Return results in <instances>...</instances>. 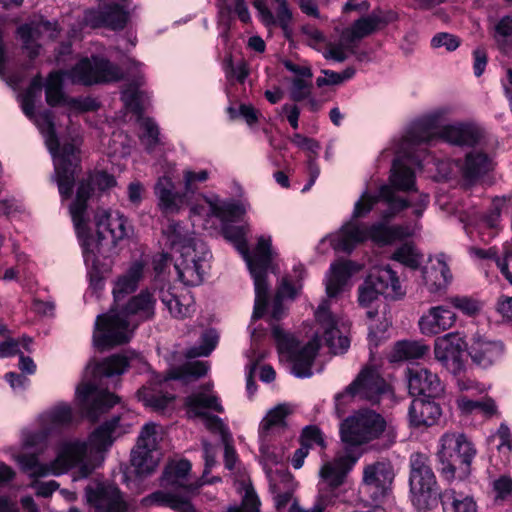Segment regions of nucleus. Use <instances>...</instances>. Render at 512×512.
Returning <instances> with one entry per match:
<instances>
[{"label": "nucleus", "mask_w": 512, "mask_h": 512, "mask_svg": "<svg viewBox=\"0 0 512 512\" xmlns=\"http://www.w3.org/2000/svg\"><path fill=\"white\" fill-rule=\"evenodd\" d=\"M252 336V347L249 352H247L246 356L249 360V363L247 364V371H246V390L249 395V397H252L257 389V386L253 380V374L256 370L257 364L264 358V354L257 353L258 349V334L256 329H252L251 332Z\"/></svg>", "instance_id": "48"}, {"label": "nucleus", "mask_w": 512, "mask_h": 512, "mask_svg": "<svg viewBox=\"0 0 512 512\" xmlns=\"http://www.w3.org/2000/svg\"><path fill=\"white\" fill-rule=\"evenodd\" d=\"M422 273L424 285L428 292L433 295L441 293L451 280L447 264L440 259L437 260L435 265L425 267Z\"/></svg>", "instance_id": "41"}, {"label": "nucleus", "mask_w": 512, "mask_h": 512, "mask_svg": "<svg viewBox=\"0 0 512 512\" xmlns=\"http://www.w3.org/2000/svg\"><path fill=\"white\" fill-rule=\"evenodd\" d=\"M33 340L30 337H21L18 340L9 338L0 343V358L11 357L22 351L30 352Z\"/></svg>", "instance_id": "52"}, {"label": "nucleus", "mask_w": 512, "mask_h": 512, "mask_svg": "<svg viewBox=\"0 0 512 512\" xmlns=\"http://www.w3.org/2000/svg\"><path fill=\"white\" fill-rule=\"evenodd\" d=\"M116 184L114 176L106 172L93 173L87 180L79 182L75 199L69 205V214L82 248L83 259L94 272L97 266L96 249L98 244L88 235L87 200L95 194L96 190L104 192Z\"/></svg>", "instance_id": "13"}, {"label": "nucleus", "mask_w": 512, "mask_h": 512, "mask_svg": "<svg viewBox=\"0 0 512 512\" xmlns=\"http://www.w3.org/2000/svg\"><path fill=\"white\" fill-rule=\"evenodd\" d=\"M495 40L501 49L510 45L512 37V16H505L500 19L495 27Z\"/></svg>", "instance_id": "57"}, {"label": "nucleus", "mask_w": 512, "mask_h": 512, "mask_svg": "<svg viewBox=\"0 0 512 512\" xmlns=\"http://www.w3.org/2000/svg\"><path fill=\"white\" fill-rule=\"evenodd\" d=\"M217 6L220 10H226L227 12L234 8L242 22L248 23L250 21V14L244 0H217Z\"/></svg>", "instance_id": "60"}, {"label": "nucleus", "mask_w": 512, "mask_h": 512, "mask_svg": "<svg viewBox=\"0 0 512 512\" xmlns=\"http://www.w3.org/2000/svg\"><path fill=\"white\" fill-rule=\"evenodd\" d=\"M499 452L509 454L512 451V434L507 425L501 424L497 432L492 435Z\"/></svg>", "instance_id": "61"}, {"label": "nucleus", "mask_w": 512, "mask_h": 512, "mask_svg": "<svg viewBox=\"0 0 512 512\" xmlns=\"http://www.w3.org/2000/svg\"><path fill=\"white\" fill-rule=\"evenodd\" d=\"M290 141L299 149L305 151L307 153V158L309 156L318 157L320 144L318 141L306 137L300 133H295L291 136Z\"/></svg>", "instance_id": "59"}, {"label": "nucleus", "mask_w": 512, "mask_h": 512, "mask_svg": "<svg viewBox=\"0 0 512 512\" xmlns=\"http://www.w3.org/2000/svg\"><path fill=\"white\" fill-rule=\"evenodd\" d=\"M410 498L419 511H425L437 506L440 500L437 480L428 459L420 453L410 457Z\"/></svg>", "instance_id": "18"}, {"label": "nucleus", "mask_w": 512, "mask_h": 512, "mask_svg": "<svg viewBox=\"0 0 512 512\" xmlns=\"http://www.w3.org/2000/svg\"><path fill=\"white\" fill-rule=\"evenodd\" d=\"M291 408L287 404H279L271 408L261 420L258 437L274 436L294 432L286 422Z\"/></svg>", "instance_id": "32"}, {"label": "nucleus", "mask_w": 512, "mask_h": 512, "mask_svg": "<svg viewBox=\"0 0 512 512\" xmlns=\"http://www.w3.org/2000/svg\"><path fill=\"white\" fill-rule=\"evenodd\" d=\"M50 431L41 427L38 430H25L21 434V446L24 450L37 448L45 444Z\"/></svg>", "instance_id": "55"}, {"label": "nucleus", "mask_w": 512, "mask_h": 512, "mask_svg": "<svg viewBox=\"0 0 512 512\" xmlns=\"http://www.w3.org/2000/svg\"><path fill=\"white\" fill-rule=\"evenodd\" d=\"M211 177V171L206 168L186 167L182 171V186L187 193L190 201H195L199 195L196 191L200 184L207 182Z\"/></svg>", "instance_id": "43"}, {"label": "nucleus", "mask_w": 512, "mask_h": 512, "mask_svg": "<svg viewBox=\"0 0 512 512\" xmlns=\"http://www.w3.org/2000/svg\"><path fill=\"white\" fill-rule=\"evenodd\" d=\"M370 275L374 276V282L385 297L400 299L405 295L397 273L389 265L375 268Z\"/></svg>", "instance_id": "37"}, {"label": "nucleus", "mask_w": 512, "mask_h": 512, "mask_svg": "<svg viewBox=\"0 0 512 512\" xmlns=\"http://www.w3.org/2000/svg\"><path fill=\"white\" fill-rule=\"evenodd\" d=\"M74 421V410L68 403H58L44 411L39 417L40 427L52 432L71 425Z\"/></svg>", "instance_id": "36"}, {"label": "nucleus", "mask_w": 512, "mask_h": 512, "mask_svg": "<svg viewBox=\"0 0 512 512\" xmlns=\"http://www.w3.org/2000/svg\"><path fill=\"white\" fill-rule=\"evenodd\" d=\"M454 165L458 170H460L464 176L469 181L475 180L477 177L489 171L492 167V161L487 157V155L481 152L469 153L466 156V160L464 164L460 165L458 162L445 163V162H433V166L436 167L440 176L442 178H448L453 174V170L450 169L446 171L444 169L445 165Z\"/></svg>", "instance_id": "29"}, {"label": "nucleus", "mask_w": 512, "mask_h": 512, "mask_svg": "<svg viewBox=\"0 0 512 512\" xmlns=\"http://www.w3.org/2000/svg\"><path fill=\"white\" fill-rule=\"evenodd\" d=\"M450 304L466 316H476L482 309V303L468 296H454L449 299Z\"/></svg>", "instance_id": "53"}, {"label": "nucleus", "mask_w": 512, "mask_h": 512, "mask_svg": "<svg viewBox=\"0 0 512 512\" xmlns=\"http://www.w3.org/2000/svg\"><path fill=\"white\" fill-rule=\"evenodd\" d=\"M408 388L412 395L424 396L427 398H438L442 396L445 387L437 374L426 368H412L408 371Z\"/></svg>", "instance_id": "26"}, {"label": "nucleus", "mask_w": 512, "mask_h": 512, "mask_svg": "<svg viewBox=\"0 0 512 512\" xmlns=\"http://www.w3.org/2000/svg\"><path fill=\"white\" fill-rule=\"evenodd\" d=\"M504 348L500 341L488 340L484 337H476L469 349L472 360L481 367H489L499 361Z\"/></svg>", "instance_id": "33"}, {"label": "nucleus", "mask_w": 512, "mask_h": 512, "mask_svg": "<svg viewBox=\"0 0 512 512\" xmlns=\"http://www.w3.org/2000/svg\"><path fill=\"white\" fill-rule=\"evenodd\" d=\"M174 169L175 164H168L167 171L157 178L153 188L157 200V206L164 214H177L186 204L190 207L193 203H203L201 195L204 193H199L195 198V201H190V198L184 189L182 191H178L176 189V183L173 176Z\"/></svg>", "instance_id": "20"}, {"label": "nucleus", "mask_w": 512, "mask_h": 512, "mask_svg": "<svg viewBox=\"0 0 512 512\" xmlns=\"http://www.w3.org/2000/svg\"><path fill=\"white\" fill-rule=\"evenodd\" d=\"M50 29L51 23L47 21L26 23L18 27L17 35L30 58H35L39 54V39L44 31Z\"/></svg>", "instance_id": "39"}, {"label": "nucleus", "mask_w": 512, "mask_h": 512, "mask_svg": "<svg viewBox=\"0 0 512 512\" xmlns=\"http://www.w3.org/2000/svg\"><path fill=\"white\" fill-rule=\"evenodd\" d=\"M459 45L460 39L457 36L446 32L437 33L431 39V46L433 48L444 47L449 52L456 50Z\"/></svg>", "instance_id": "63"}, {"label": "nucleus", "mask_w": 512, "mask_h": 512, "mask_svg": "<svg viewBox=\"0 0 512 512\" xmlns=\"http://www.w3.org/2000/svg\"><path fill=\"white\" fill-rule=\"evenodd\" d=\"M163 237L170 253L154 256L155 271L162 273L167 264L173 261L180 282L185 286L200 285L211 258L206 244L177 221L168 224L163 231Z\"/></svg>", "instance_id": "8"}, {"label": "nucleus", "mask_w": 512, "mask_h": 512, "mask_svg": "<svg viewBox=\"0 0 512 512\" xmlns=\"http://www.w3.org/2000/svg\"><path fill=\"white\" fill-rule=\"evenodd\" d=\"M160 299L169 313L178 319L188 317L193 311L194 300L189 290L178 291L175 287L168 285L160 290Z\"/></svg>", "instance_id": "31"}, {"label": "nucleus", "mask_w": 512, "mask_h": 512, "mask_svg": "<svg viewBox=\"0 0 512 512\" xmlns=\"http://www.w3.org/2000/svg\"><path fill=\"white\" fill-rule=\"evenodd\" d=\"M509 198L506 197H495L492 200L490 211L483 217V223L491 228L498 229L501 222V213L507 206Z\"/></svg>", "instance_id": "54"}, {"label": "nucleus", "mask_w": 512, "mask_h": 512, "mask_svg": "<svg viewBox=\"0 0 512 512\" xmlns=\"http://www.w3.org/2000/svg\"><path fill=\"white\" fill-rule=\"evenodd\" d=\"M429 346L419 340H402L394 344L388 354L392 363L423 358L429 352Z\"/></svg>", "instance_id": "40"}, {"label": "nucleus", "mask_w": 512, "mask_h": 512, "mask_svg": "<svg viewBox=\"0 0 512 512\" xmlns=\"http://www.w3.org/2000/svg\"><path fill=\"white\" fill-rule=\"evenodd\" d=\"M391 259L409 269L416 270L421 267L424 256L412 243H404L395 249Z\"/></svg>", "instance_id": "45"}, {"label": "nucleus", "mask_w": 512, "mask_h": 512, "mask_svg": "<svg viewBox=\"0 0 512 512\" xmlns=\"http://www.w3.org/2000/svg\"><path fill=\"white\" fill-rule=\"evenodd\" d=\"M188 418L202 420L204 426L212 433L218 434L224 444V460L227 469L235 468L237 462L236 450L231 444L232 435L225 422L210 413H224L220 398L213 391V384L202 385L185 399L184 403Z\"/></svg>", "instance_id": "14"}, {"label": "nucleus", "mask_w": 512, "mask_h": 512, "mask_svg": "<svg viewBox=\"0 0 512 512\" xmlns=\"http://www.w3.org/2000/svg\"><path fill=\"white\" fill-rule=\"evenodd\" d=\"M88 235L98 244L96 249V269L92 271V267L84 261L89 278L90 288L98 292L104 287V277L109 272L110 266L104 255V242L110 243L116 247L122 241L129 239L133 234V227L128 218L117 210L98 209L94 215V224L96 227L97 237L91 232L90 215L88 214Z\"/></svg>", "instance_id": "12"}, {"label": "nucleus", "mask_w": 512, "mask_h": 512, "mask_svg": "<svg viewBox=\"0 0 512 512\" xmlns=\"http://www.w3.org/2000/svg\"><path fill=\"white\" fill-rule=\"evenodd\" d=\"M456 406L461 415H472L475 413L490 415L495 411V403L491 399L472 400L466 395L457 397Z\"/></svg>", "instance_id": "47"}, {"label": "nucleus", "mask_w": 512, "mask_h": 512, "mask_svg": "<svg viewBox=\"0 0 512 512\" xmlns=\"http://www.w3.org/2000/svg\"><path fill=\"white\" fill-rule=\"evenodd\" d=\"M294 438V432L258 437L260 461L269 482L275 507L279 512L291 502L296 488L293 476L285 467Z\"/></svg>", "instance_id": "10"}, {"label": "nucleus", "mask_w": 512, "mask_h": 512, "mask_svg": "<svg viewBox=\"0 0 512 512\" xmlns=\"http://www.w3.org/2000/svg\"><path fill=\"white\" fill-rule=\"evenodd\" d=\"M191 463L186 459H173L167 463L160 479L167 491H157L150 496L151 502L169 507L175 512H195L191 497L195 487L191 484Z\"/></svg>", "instance_id": "15"}, {"label": "nucleus", "mask_w": 512, "mask_h": 512, "mask_svg": "<svg viewBox=\"0 0 512 512\" xmlns=\"http://www.w3.org/2000/svg\"><path fill=\"white\" fill-rule=\"evenodd\" d=\"M121 69L110 61L92 57L79 61L71 71L51 72L44 82L40 75L32 78L25 96H37L45 88V96H64L63 87L66 81L83 85L107 83L122 78Z\"/></svg>", "instance_id": "11"}, {"label": "nucleus", "mask_w": 512, "mask_h": 512, "mask_svg": "<svg viewBox=\"0 0 512 512\" xmlns=\"http://www.w3.org/2000/svg\"><path fill=\"white\" fill-rule=\"evenodd\" d=\"M163 437V428L156 423L150 422L142 427L130 457L137 476L146 477L156 471L163 456L160 446Z\"/></svg>", "instance_id": "19"}, {"label": "nucleus", "mask_w": 512, "mask_h": 512, "mask_svg": "<svg viewBox=\"0 0 512 512\" xmlns=\"http://www.w3.org/2000/svg\"><path fill=\"white\" fill-rule=\"evenodd\" d=\"M437 137L454 145L473 146L482 137V130L472 122L448 124L445 110L433 111L414 122L380 153L379 162H392L389 184L381 185L375 192L372 183L366 182L349 218L337 231L323 237L317 250L322 254L330 249L351 254L368 241L386 246L414 236L420 230L418 220L428 208L430 196L415 191L402 198L395 190H414L413 167H424L421 159L426 155L424 146Z\"/></svg>", "instance_id": "1"}, {"label": "nucleus", "mask_w": 512, "mask_h": 512, "mask_svg": "<svg viewBox=\"0 0 512 512\" xmlns=\"http://www.w3.org/2000/svg\"><path fill=\"white\" fill-rule=\"evenodd\" d=\"M392 480L393 471L389 462L378 461L364 468L363 484L369 488L378 490L381 495H385Z\"/></svg>", "instance_id": "35"}, {"label": "nucleus", "mask_w": 512, "mask_h": 512, "mask_svg": "<svg viewBox=\"0 0 512 512\" xmlns=\"http://www.w3.org/2000/svg\"><path fill=\"white\" fill-rule=\"evenodd\" d=\"M362 268V264L351 260L336 261L330 265L324 278L327 298L318 305L314 324L304 326L305 335L286 333L279 325L270 323L280 362L285 363L295 377L308 378L313 375L312 366L321 338L334 354H342L350 347V323L331 312V302L350 289L352 276Z\"/></svg>", "instance_id": "2"}, {"label": "nucleus", "mask_w": 512, "mask_h": 512, "mask_svg": "<svg viewBox=\"0 0 512 512\" xmlns=\"http://www.w3.org/2000/svg\"><path fill=\"white\" fill-rule=\"evenodd\" d=\"M466 349L464 336L459 332H450L435 339L433 353L447 371L459 375L465 369Z\"/></svg>", "instance_id": "22"}, {"label": "nucleus", "mask_w": 512, "mask_h": 512, "mask_svg": "<svg viewBox=\"0 0 512 512\" xmlns=\"http://www.w3.org/2000/svg\"><path fill=\"white\" fill-rule=\"evenodd\" d=\"M208 369L206 362L194 361L188 362L183 367L170 369L164 377L153 373L151 383L137 391V398L146 407L156 411L164 410L174 399V395L166 391L171 386V381L187 384L204 376Z\"/></svg>", "instance_id": "16"}, {"label": "nucleus", "mask_w": 512, "mask_h": 512, "mask_svg": "<svg viewBox=\"0 0 512 512\" xmlns=\"http://www.w3.org/2000/svg\"><path fill=\"white\" fill-rule=\"evenodd\" d=\"M356 46L354 44H346L342 39V34L340 35V42L338 44L329 45L327 51L324 53V57L326 59H333L337 62H343L347 59V52L354 54Z\"/></svg>", "instance_id": "58"}, {"label": "nucleus", "mask_w": 512, "mask_h": 512, "mask_svg": "<svg viewBox=\"0 0 512 512\" xmlns=\"http://www.w3.org/2000/svg\"><path fill=\"white\" fill-rule=\"evenodd\" d=\"M382 291L374 282V276L369 275L363 284L358 288V302L363 308H372L379 300Z\"/></svg>", "instance_id": "50"}, {"label": "nucleus", "mask_w": 512, "mask_h": 512, "mask_svg": "<svg viewBox=\"0 0 512 512\" xmlns=\"http://www.w3.org/2000/svg\"><path fill=\"white\" fill-rule=\"evenodd\" d=\"M128 21V12L118 4H111L89 10L85 13L84 22L92 28L106 27L111 30L123 29Z\"/></svg>", "instance_id": "27"}, {"label": "nucleus", "mask_w": 512, "mask_h": 512, "mask_svg": "<svg viewBox=\"0 0 512 512\" xmlns=\"http://www.w3.org/2000/svg\"><path fill=\"white\" fill-rule=\"evenodd\" d=\"M390 326L391 322L385 317L379 323L373 320L369 324L368 343L370 359L361 369L355 380L342 393L336 396V410L339 414L344 412L341 409V405L348 403L354 397L373 403L380 402L384 398H392V388L381 376L374 352V349L389 337L388 329Z\"/></svg>", "instance_id": "9"}, {"label": "nucleus", "mask_w": 512, "mask_h": 512, "mask_svg": "<svg viewBox=\"0 0 512 512\" xmlns=\"http://www.w3.org/2000/svg\"><path fill=\"white\" fill-rule=\"evenodd\" d=\"M382 22L383 19L375 13L361 17L342 31V39L344 43L356 46L360 40L374 33Z\"/></svg>", "instance_id": "38"}, {"label": "nucleus", "mask_w": 512, "mask_h": 512, "mask_svg": "<svg viewBox=\"0 0 512 512\" xmlns=\"http://www.w3.org/2000/svg\"><path fill=\"white\" fill-rule=\"evenodd\" d=\"M236 489L242 495L241 506H230L226 512H259L260 501L248 479L237 483Z\"/></svg>", "instance_id": "46"}, {"label": "nucleus", "mask_w": 512, "mask_h": 512, "mask_svg": "<svg viewBox=\"0 0 512 512\" xmlns=\"http://www.w3.org/2000/svg\"><path fill=\"white\" fill-rule=\"evenodd\" d=\"M301 444L311 448L313 446L324 447L325 442L320 429L316 426H307L301 435Z\"/></svg>", "instance_id": "64"}, {"label": "nucleus", "mask_w": 512, "mask_h": 512, "mask_svg": "<svg viewBox=\"0 0 512 512\" xmlns=\"http://www.w3.org/2000/svg\"><path fill=\"white\" fill-rule=\"evenodd\" d=\"M305 274L306 271L304 265L298 263L293 267V275L286 276L282 279L271 311V318L273 320H279L284 316L285 308L283 307L281 300L293 299L300 292L302 288V280L304 279Z\"/></svg>", "instance_id": "30"}, {"label": "nucleus", "mask_w": 512, "mask_h": 512, "mask_svg": "<svg viewBox=\"0 0 512 512\" xmlns=\"http://www.w3.org/2000/svg\"><path fill=\"white\" fill-rule=\"evenodd\" d=\"M75 400L85 416L93 422L119 402L118 396L91 381L77 386Z\"/></svg>", "instance_id": "21"}, {"label": "nucleus", "mask_w": 512, "mask_h": 512, "mask_svg": "<svg viewBox=\"0 0 512 512\" xmlns=\"http://www.w3.org/2000/svg\"><path fill=\"white\" fill-rule=\"evenodd\" d=\"M456 314L449 308L438 305L430 307L419 318L418 326L421 334L435 336L453 327Z\"/></svg>", "instance_id": "28"}, {"label": "nucleus", "mask_w": 512, "mask_h": 512, "mask_svg": "<svg viewBox=\"0 0 512 512\" xmlns=\"http://www.w3.org/2000/svg\"><path fill=\"white\" fill-rule=\"evenodd\" d=\"M387 427L385 418L369 409L355 412L340 425V436L344 444L334 458L326 461L319 472V500L309 510L301 509L293 501L288 512H323L325 507L333 503L328 488L333 491L341 486L362 455L360 446L379 438Z\"/></svg>", "instance_id": "7"}, {"label": "nucleus", "mask_w": 512, "mask_h": 512, "mask_svg": "<svg viewBox=\"0 0 512 512\" xmlns=\"http://www.w3.org/2000/svg\"><path fill=\"white\" fill-rule=\"evenodd\" d=\"M219 340L218 333L209 329L203 332L200 340V344L198 346L192 347L187 351V357L195 358L208 356L217 346Z\"/></svg>", "instance_id": "51"}, {"label": "nucleus", "mask_w": 512, "mask_h": 512, "mask_svg": "<svg viewBox=\"0 0 512 512\" xmlns=\"http://www.w3.org/2000/svg\"><path fill=\"white\" fill-rule=\"evenodd\" d=\"M226 113L230 121H244L250 129H254L261 113L252 105L240 101H232L226 107Z\"/></svg>", "instance_id": "44"}, {"label": "nucleus", "mask_w": 512, "mask_h": 512, "mask_svg": "<svg viewBox=\"0 0 512 512\" xmlns=\"http://www.w3.org/2000/svg\"><path fill=\"white\" fill-rule=\"evenodd\" d=\"M203 445V453H204V461H205V468L203 475L201 477L199 485H205L210 484L214 481V479H209L207 477V474L209 470L216 464V448L212 446L207 441L202 442Z\"/></svg>", "instance_id": "62"}, {"label": "nucleus", "mask_w": 512, "mask_h": 512, "mask_svg": "<svg viewBox=\"0 0 512 512\" xmlns=\"http://www.w3.org/2000/svg\"><path fill=\"white\" fill-rule=\"evenodd\" d=\"M436 455L442 477L451 481L458 471L460 475L468 473L476 449L465 434L446 432L439 438Z\"/></svg>", "instance_id": "17"}, {"label": "nucleus", "mask_w": 512, "mask_h": 512, "mask_svg": "<svg viewBox=\"0 0 512 512\" xmlns=\"http://www.w3.org/2000/svg\"><path fill=\"white\" fill-rule=\"evenodd\" d=\"M86 499L96 512H124L125 503L119 489L113 485L96 484L86 488Z\"/></svg>", "instance_id": "25"}, {"label": "nucleus", "mask_w": 512, "mask_h": 512, "mask_svg": "<svg viewBox=\"0 0 512 512\" xmlns=\"http://www.w3.org/2000/svg\"><path fill=\"white\" fill-rule=\"evenodd\" d=\"M146 262L133 261L114 283V306L107 314L99 315L93 332L94 346L100 350L128 342L135 327L155 314L156 299L149 291H141L128 301L125 297L136 290L144 275Z\"/></svg>", "instance_id": "6"}, {"label": "nucleus", "mask_w": 512, "mask_h": 512, "mask_svg": "<svg viewBox=\"0 0 512 512\" xmlns=\"http://www.w3.org/2000/svg\"><path fill=\"white\" fill-rule=\"evenodd\" d=\"M131 153L130 140L122 131L113 132L108 140L107 154L111 158H126Z\"/></svg>", "instance_id": "49"}, {"label": "nucleus", "mask_w": 512, "mask_h": 512, "mask_svg": "<svg viewBox=\"0 0 512 512\" xmlns=\"http://www.w3.org/2000/svg\"><path fill=\"white\" fill-rule=\"evenodd\" d=\"M97 98H20L19 106L24 115L37 127L44 139L54 164L53 180L57 183L62 201L71 196L80 168L81 139L73 131L62 135L59 121L61 114L68 118L93 111L99 104Z\"/></svg>", "instance_id": "4"}, {"label": "nucleus", "mask_w": 512, "mask_h": 512, "mask_svg": "<svg viewBox=\"0 0 512 512\" xmlns=\"http://www.w3.org/2000/svg\"><path fill=\"white\" fill-rule=\"evenodd\" d=\"M444 512H477V505L472 496L447 489L440 494Z\"/></svg>", "instance_id": "42"}, {"label": "nucleus", "mask_w": 512, "mask_h": 512, "mask_svg": "<svg viewBox=\"0 0 512 512\" xmlns=\"http://www.w3.org/2000/svg\"><path fill=\"white\" fill-rule=\"evenodd\" d=\"M409 421L414 427L432 426L438 422L442 415V409L434 401L417 398L409 407Z\"/></svg>", "instance_id": "34"}, {"label": "nucleus", "mask_w": 512, "mask_h": 512, "mask_svg": "<svg viewBox=\"0 0 512 512\" xmlns=\"http://www.w3.org/2000/svg\"><path fill=\"white\" fill-rule=\"evenodd\" d=\"M237 199L222 198L216 193L201 195L203 203L190 205V220L194 226L202 227L207 231L221 230L224 237L234 244L242 255L254 282L255 303L251 317V324L264 314L268 296L269 285L267 276L273 271V263L278 258V251L272 245L270 234H261L256 238L252 251L247 247V234L249 226H232L230 223L250 211L249 201L244 198V190L238 183H234ZM252 329V325L249 326Z\"/></svg>", "instance_id": "3"}, {"label": "nucleus", "mask_w": 512, "mask_h": 512, "mask_svg": "<svg viewBox=\"0 0 512 512\" xmlns=\"http://www.w3.org/2000/svg\"><path fill=\"white\" fill-rule=\"evenodd\" d=\"M136 415L124 411L90 432L86 439L64 437L53 446L54 458L42 463L36 455L20 454L17 461L30 478L61 476L73 472V480L86 479L100 468L114 442L129 433Z\"/></svg>", "instance_id": "5"}, {"label": "nucleus", "mask_w": 512, "mask_h": 512, "mask_svg": "<svg viewBox=\"0 0 512 512\" xmlns=\"http://www.w3.org/2000/svg\"><path fill=\"white\" fill-rule=\"evenodd\" d=\"M128 368L134 369L138 373L145 372L149 366L142 355L127 351L123 354H115L107 357L97 364H88L85 374H91L94 379L113 378L122 375Z\"/></svg>", "instance_id": "23"}, {"label": "nucleus", "mask_w": 512, "mask_h": 512, "mask_svg": "<svg viewBox=\"0 0 512 512\" xmlns=\"http://www.w3.org/2000/svg\"><path fill=\"white\" fill-rule=\"evenodd\" d=\"M143 98H125L124 107L129 119H134L139 125V138L148 153L154 152L164 145L156 121L145 114Z\"/></svg>", "instance_id": "24"}, {"label": "nucleus", "mask_w": 512, "mask_h": 512, "mask_svg": "<svg viewBox=\"0 0 512 512\" xmlns=\"http://www.w3.org/2000/svg\"><path fill=\"white\" fill-rule=\"evenodd\" d=\"M492 493L495 501L512 499V478L502 475L492 482Z\"/></svg>", "instance_id": "56"}]
</instances>
